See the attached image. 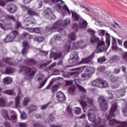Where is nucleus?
<instances>
[{
	"label": "nucleus",
	"mask_w": 127,
	"mask_h": 127,
	"mask_svg": "<svg viewBox=\"0 0 127 127\" xmlns=\"http://www.w3.org/2000/svg\"><path fill=\"white\" fill-rule=\"evenodd\" d=\"M75 70L76 71H73L70 73L71 75L73 76L75 86H76V87H77V88H78V89L79 90V91H81V92L86 93V92H87L86 89L84 88V87L80 85V84L81 83V80H80L79 78V75L80 73L83 71V67H77L75 68Z\"/></svg>",
	"instance_id": "nucleus-1"
},
{
	"label": "nucleus",
	"mask_w": 127,
	"mask_h": 127,
	"mask_svg": "<svg viewBox=\"0 0 127 127\" xmlns=\"http://www.w3.org/2000/svg\"><path fill=\"white\" fill-rule=\"evenodd\" d=\"M58 6L59 10H61V12L63 16H65V14H66V13L63 12V10H62V9H64L65 12H68V14H71V12L72 17L74 21H79L82 19V17L80 16V14L76 13V11H70V10H69V8L68 7V6H67V5H64L63 7H62V6H61V5H58Z\"/></svg>",
	"instance_id": "nucleus-2"
},
{
	"label": "nucleus",
	"mask_w": 127,
	"mask_h": 127,
	"mask_svg": "<svg viewBox=\"0 0 127 127\" xmlns=\"http://www.w3.org/2000/svg\"><path fill=\"white\" fill-rule=\"evenodd\" d=\"M105 36L106 37V44H107V47L105 46V42L104 41H100L97 47V49L98 50V53L107 51L108 48H109L110 45H111V35H110L108 33L106 32Z\"/></svg>",
	"instance_id": "nucleus-3"
},
{
	"label": "nucleus",
	"mask_w": 127,
	"mask_h": 127,
	"mask_svg": "<svg viewBox=\"0 0 127 127\" xmlns=\"http://www.w3.org/2000/svg\"><path fill=\"white\" fill-rule=\"evenodd\" d=\"M80 98L81 101H80V104L82 106L84 113H86L88 108L93 106V99L87 97L86 95L81 96Z\"/></svg>",
	"instance_id": "nucleus-4"
},
{
	"label": "nucleus",
	"mask_w": 127,
	"mask_h": 127,
	"mask_svg": "<svg viewBox=\"0 0 127 127\" xmlns=\"http://www.w3.org/2000/svg\"><path fill=\"white\" fill-rule=\"evenodd\" d=\"M37 72V70L36 69L26 66H22L21 69L19 70V73L27 75L29 78L34 77Z\"/></svg>",
	"instance_id": "nucleus-5"
},
{
	"label": "nucleus",
	"mask_w": 127,
	"mask_h": 127,
	"mask_svg": "<svg viewBox=\"0 0 127 127\" xmlns=\"http://www.w3.org/2000/svg\"><path fill=\"white\" fill-rule=\"evenodd\" d=\"M63 25V21L59 20L53 25L52 27H48L46 29H48L50 31H58L63 35H66V31L62 28L58 29V27Z\"/></svg>",
	"instance_id": "nucleus-6"
},
{
	"label": "nucleus",
	"mask_w": 127,
	"mask_h": 127,
	"mask_svg": "<svg viewBox=\"0 0 127 127\" xmlns=\"http://www.w3.org/2000/svg\"><path fill=\"white\" fill-rule=\"evenodd\" d=\"M96 111L93 109H90L88 110L87 114L88 118L89 121L91 122V123H94L96 127L102 122V119L101 118L99 117L97 120H96Z\"/></svg>",
	"instance_id": "nucleus-7"
},
{
	"label": "nucleus",
	"mask_w": 127,
	"mask_h": 127,
	"mask_svg": "<svg viewBox=\"0 0 127 127\" xmlns=\"http://www.w3.org/2000/svg\"><path fill=\"white\" fill-rule=\"evenodd\" d=\"M79 60L78 53L74 51L71 53L68 62L69 64H76L79 62Z\"/></svg>",
	"instance_id": "nucleus-8"
},
{
	"label": "nucleus",
	"mask_w": 127,
	"mask_h": 127,
	"mask_svg": "<svg viewBox=\"0 0 127 127\" xmlns=\"http://www.w3.org/2000/svg\"><path fill=\"white\" fill-rule=\"evenodd\" d=\"M86 43L82 40H81L77 42H74L72 44V49L77 50V49H85L86 48Z\"/></svg>",
	"instance_id": "nucleus-9"
},
{
	"label": "nucleus",
	"mask_w": 127,
	"mask_h": 127,
	"mask_svg": "<svg viewBox=\"0 0 127 127\" xmlns=\"http://www.w3.org/2000/svg\"><path fill=\"white\" fill-rule=\"evenodd\" d=\"M1 114L5 120H9V121H11V122H17V118H16V115H13L9 118L8 116V111L5 109H2L1 110Z\"/></svg>",
	"instance_id": "nucleus-10"
},
{
	"label": "nucleus",
	"mask_w": 127,
	"mask_h": 127,
	"mask_svg": "<svg viewBox=\"0 0 127 127\" xmlns=\"http://www.w3.org/2000/svg\"><path fill=\"white\" fill-rule=\"evenodd\" d=\"M98 100L99 102H100V107L101 110L103 112H106L108 110V102H107L106 98L104 96H101L98 97Z\"/></svg>",
	"instance_id": "nucleus-11"
},
{
	"label": "nucleus",
	"mask_w": 127,
	"mask_h": 127,
	"mask_svg": "<svg viewBox=\"0 0 127 127\" xmlns=\"http://www.w3.org/2000/svg\"><path fill=\"white\" fill-rule=\"evenodd\" d=\"M92 67H87L84 71V73L81 75V78L83 81L89 80L92 77L93 73Z\"/></svg>",
	"instance_id": "nucleus-12"
},
{
	"label": "nucleus",
	"mask_w": 127,
	"mask_h": 127,
	"mask_svg": "<svg viewBox=\"0 0 127 127\" xmlns=\"http://www.w3.org/2000/svg\"><path fill=\"white\" fill-rule=\"evenodd\" d=\"M54 57V60L56 59H60V61L58 62V65H62V60H63V57H62V53H54L52 50L51 51L50 58Z\"/></svg>",
	"instance_id": "nucleus-13"
},
{
	"label": "nucleus",
	"mask_w": 127,
	"mask_h": 127,
	"mask_svg": "<svg viewBox=\"0 0 127 127\" xmlns=\"http://www.w3.org/2000/svg\"><path fill=\"white\" fill-rule=\"evenodd\" d=\"M18 35V33L16 30H13L9 33L8 36H7L5 39H3L4 42H10Z\"/></svg>",
	"instance_id": "nucleus-14"
},
{
	"label": "nucleus",
	"mask_w": 127,
	"mask_h": 127,
	"mask_svg": "<svg viewBox=\"0 0 127 127\" xmlns=\"http://www.w3.org/2000/svg\"><path fill=\"white\" fill-rule=\"evenodd\" d=\"M43 13L45 15L46 17L48 18V19L51 20L56 19V16H55L53 12H52V10L50 8H47L44 10Z\"/></svg>",
	"instance_id": "nucleus-15"
},
{
	"label": "nucleus",
	"mask_w": 127,
	"mask_h": 127,
	"mask_svg": "<svg viewBox=\"0 0 127 127\" xmlns=\"http://www.w3.org/2000/svg\"><path fill=\"white\" fill-rule=\"evenodd\" d=\"M62 40V38L61 36L59 34L55 35L50 42V44L52 46L55 47L56 45H57V41H60Z\"/></svg>",
	"instance_id": "nucleus-16"
},
{
	"label": "nucleus",
	"mask_w": 127,
	"mask_h": 127,
	"mask_svg": "<svg viewBox=\"0 0 127 127\" xmlns=\"http://www.w3.org/2000/svg\"><path fill=\"white\" fill-rule=\"evenodd\" d=\"M57 101L60 103H63L66 101V96L62 91H59L56 94Z\"/></svg>",
	"instance_id": "nucleus-17"
},
{
	"label": "nucleus",
	"mask_w": 127,
	"mask_h": 127,
	"mask_svg": "<svg viewBox=\"0 0 127 127\" xmlns=\"http://www.w3.org/2000/svg\"><path fill=\"white\" fill-rule=\"evenodd\" d=\"M20 96H21V90L20 88H19L18 89V94L15 99V107L16 109H19L20 107L19 101H20Z\"/></svg>",
	"instance_id": "nucleus-18"
},
{
	"label": "nucleus",
	"mask_w": 127,
	"mask_h": 127,
	"mask_svg": "<svg viewBox=\"0 0 127 127\" xmlns=\"http://www.w3.org/2000/svg\"><path fill=\"white\" fill-rule=\"evenodd\" d=\"M24 22L25 24H26V26H28L29 24L36 23V20L34 18H33V17L30 16L26 18L24 20Z\"/></svg>",
	"instance_id": "nucleus-19"
},
{
	"label": "nucleus",
	"mask_w": 127,
	"mask_h": 127,
	"mask_svg": "<svg viewBox=\"0 0 127 127\" xmlns=\"http://www.w3.org/2000/svg\"><path fill=\"white\" fill-rule=\"evenodd\" d=\"M22 54L23 55H25L28 52V49L30 47L29 44L26 41H24L22 42Z\"/></svg>",
	"instance_id": "nucleus-20"
},
{
	"label": "nucleus",
	"mask_w": 127,
	"mask_h": 127,
	"mask_svg": "<svg viewBox=\"0 0 127 127\" xmlns=\"http://www.w3.org/2000/svg\"><path fill=\"white\" fill-rule=\"evenodd\" d=\"M7 10L10 13H14L17 10V6L15 4H10L7 6Z\"/></svg>",
	"instance_id": "nucleus-21"
},
{
	"label": "nucleus",
	"mask_w": 127,
	"mask_h": 127,
	"mask_svg": "<svg viewBox=\"0 0 127 127\" xmlns=\"http://www.w3.org/2000/svg\"><path fill=\"white\" fill-rule=\"evenodd\" d=\"M46 3H49L50 5H54L58 2H61L62 4H64L65 2L62 0H45Z\"/></svg>",
	"instance_id": "nucleus-22"
},
{
	"label": "nucleus",
	"mask_w": 127,
	"mask_h": 127,
	"mask_svg": "<svg viewBox=\"0 0 127 127\" xmlns=\"http://www.w3.org/2000/svg\"><path fill=\"white\" fill-rule=\"evenodd\" d=\"M2 62H4V63H6L7 64H8L9 65H12V66H15V65H16L13 62V60L9 58H3L2 59Z\"/></svg>",
	"instance_id": "nucleus-23"
},
{
	"label": "nucleus",
	"mask_w": 127,
	"mask_h": 127,
	"mask_svg": "<svg viewBox=\"0 0 127 127\" xmlns=\"http://www.w3.org/2000/svg\"><path fill=\"white\" fill-rule=\"evenodd\" d=\"M94 58V54H92L89 57L83 59L81 61V63L82 64H90L92 62V59Z\"/></svg>",
	"instance_id": "nucleus-24"
},
{
	"label": "nucleus",
	"mask_w": 127,
	"mask_h": 127,
	"mask_svg": "<svg viewBox=\"0 0 127 127\" xmlns=\"http://www.w3.org/2000/svg\"><path fill=\"white\" fill-rule=\"evenodd\" d=\"M101 81H102V78H97L96 80L92 81L91 85L93 87H97V88H100Z\"/></svg>",
	"instance_id": "nucleus-25"
},
{
	"label": "nucleus",
	"mask_w": 127,
	"mask_h": 127,
	"mask_svg": "<svg viewBox=\"0 0 127 127\" xmlns=\"http://www.w3.org/2000/svg\"><path fill=\"white\" fill-rule=\"evenodd\" d=\"M12 26V24H11V22L5 23L4 25L3 24L0 23V27L4 30H7V29H8V28H11Z\"/></svg>",
	"instance_id": "nucleus-26"
},
{
	"label": "nucleus",
	"mask_w": 127,
	"mask_h": 127,
	"mask_svg": "<svg viewBox=\"0 0 127 127\" xmlns=\"http://www.w3.org/2000/svg\"><path fill=\"white\" fill-rule=\"evenodd\" d=\"M112 42L113 43V46H112V50L113 51H116V52H118L119 51V47H118V46H117V40L115 39V37H112Z\"/></svg>",
	"instance_id": "nucleus-27"
},
{
	"label": "nucleus",
	"mask_w": 127,
	"mask_h": 127,
	"mask_svg": "<svg viewBox=\"0 0 127 127\" xmlns=\"http://www.w3.org/2000/svg\"><path fill=\"white\" fill-rule=\"evenodd\" d=\"M23 64L30 66V65H32V64H36V61L33 60V59L30 60L29 59H26L24 61Z\"/></svg>",
	"instance_id": "nucleus-28"
},
{
	"label": "nucleus",
	"mask_w": 127,
	"mask_h": 127,
	"mask_svg": "<svg viewBox=\"0 0 127 127\" xmlns=\"http://www.w3.org/2000/svg\"><path fill=\"white\" fill-rule=\"evenodd\" d=\"M79 24L80 28H86L88 25V23L86 20L81 19V20H80Z\"/></svg>",
	"instance_id": "nucleus-29"
},
{
	"label": "nucleus",
	"mask_w": 127,
	"mask_h": 127,
	"mask_svg": "<svg viewBox=\"0 0 127 127\" xmlns=\"http://www.w3.org/2000/svg\"><path fill=\"white\" fill-rule=\"evenodd\" d=\"M9 20H12V21H15V18L12 15H7L5 17V19L4 20H1V21L2 22L4 21V22H6L7 21H9Z\"/></svg>",
	"instance_id": "nucleus-30"
},
{
	"label": "nucleus",
	"mask_w": 127,
	"mask_h": 127,
	"mask_svg": "<svg viewBox=\"0 0 127 127\" xmlns=\"http://www.w3.org/2000/svg\"><path fill=\"white\" fill-rule=\"evenodd\" d=\"M12 82V79L10 77H6L3 79V83L6 85H10Z\"/></svg>",
	"instance_id": "nucleus-31"
},
{
	"label": "nucleus",
	"mask_w": 127,
	"mask_h": 127,
	"mask_svg": "<svg viewBox=\"0 0 127 127\" xmlns=\"http://www.w3.org/2000/svg\"><path fill=\"white\" fill-rule=\"evenodd\" d=\"M28 14L29 15H35V16H39V13L32 10V9L29 8L27 11Z\"/></svg>",
	"instance_id": "nucleus-32"
},
{
	"label": "nucleus",
	"mask_w": 127,
	"mask_h": 127,
	"mask_svg": "<svg viewBox=\"0 0 127 127\" xmlns=\"http://www.w3.org/2000/svg\"><path fill=\"white\" fill-rule=\"evenodd\" d=\"M109 87V83H108V82L103 79H101V82L100 83V88H108Z\"/></svg>",
	"instance_id": "nucleus-33"
},
{
	"label": "nucleus",
	"mask_w": 127,
	"mask_h": 127,
	"mask_svg": "<svg viewBox=\"0 0 127 127\" xmlns=\"http://www.w3.org/2000/svg\"><path fill=\"white\" fill-rule=\"evenodd\" d=\"M118 110V104L117 103H115L114 104L112 105V117H116V115H114L115 113H116V111Z\"/></svg>",
	"instance_id": "nucleus-34"
},
{
	"label": "nucleus",
	"mask_w": 127,
	"mask_h": 127,
	"mask_svg": "<svg viewBox=\"0 0 127 127\" xmlns=\"http://www.w3.org/2000/svg\"><path fill=\"white\" fill-rule=\"evenodd\" d=\"M34 40L41 43V42H43L44 41V37L42 36H36L34 37Z\"/></svg>",
	"instance_id": "nucleus-35"
},
{
	"label": "nucleus",
	"mask_w": 127,
	"mask_h": 127,
	"mask_svg": "<svg viewBox=\"0 0 127 127\" xmlns=\"http://www.w3.org/2000/svg\"><path fill=\"white\" fill-rule=\"evenodd\" d=\"M21 37L23 39H24L25 38H26L27 39H31V38H32V36L26 32H24L21 34Z\"/></svg>",
	"instance_id": "nucleus-36"
},
{
	"label": "nucleus",
	"mask_w": 127,
	"mask_h": 127,
	"mask_svg": "<svg viewBox=\"0 0 127 127\" xmlns=\"http://www.w3.org/2000/svg\"><path fill=\"white\" fill-rule=\"evenodd\" d=\"M68 39H69L70 41H74L76 40V39H77V37H76V34H75V33L72 32L70 33L68 35Z\"/></svg>",
	"instance_id": "nucleus-37"
},
{
	"label": "nucleus",
	"mask_w": 127,
	"mask_h": 127,
	"mask_svg": "<svg viewBox=\"0 0 127 127\" xmlns=\"http://www.w3.org/2000/svg\"><path fill=\"white\" fill-rule=\"evenodd\" d=\"M28 110L29 111V114H31L32 112L37 110V106L35 105H31L28 107Z\"/></svg>",
	"instance_id": "nucleus-38"
},
{
	"label": "nucleus",
	"mask_w": 127,
	"mask_h": 127,
	"mask_svg": "<svg viewBox=\"0 0 127 127\" xmlns=\"http://www.w3.org/2000/svg\"><path fill=\"white\" fill-rule=\"evenodd\" d=\"M122 92L126 93V90L122 89L121 91L119 90L116 91L115 94L117 98H121V97H123L124 96V95L122 94Z\"/></svg>",
	"instance_id": "nucleus-39"
},
{
	"label": "nucleus",
	"mask_w": 127,
	"mask_h": 127,
	"mask_svg": "<svg viewBox=\"0 0 127 127\" xmlns=\"http://www.w3.org/2000/svg\"><path fill=\"white\" fill-rule=\"evenodd\" d=\"M60 85H61L60 83H58L57 84L54 85L52 87V92H57V91H58V89H59V88H60Z\"/></svg>",
	"instance_id": "nucleus-40"
},
{
	"label": "nucleus",
	"mask_w": 127,
	"mask_h": 127,
	"mask_svg": "<svg viewBox=\"0 0 127 127\" xmlns=\"http://www.w3.org/2000/svg\"><path fill=\"white\" fill-rule=\"evenodd\" d=\"M14 72V69L12 67H7L5 71V74H10Z\"/></svg>",
	"instance_id": "nucleus-41"
},
{
	"label": "nucleus",
	"mask_w": 127,
	"mask_h": 127,
	"mask_svg": "<svg viewBox=\"0 0 127 127\" xmlns=\"http://www.w3.org/2000/svg\"><path fill=\"white\" fill-rule=\"evenodd\" d=\"M72 48L73 46L71 48V46L70 45V44H66L64 47V53H67V52H69V50H71V49L73 50V49H72Z\"/></svg>",
	"instance_id": "nucleus-42"
},
{
	"label": "nucleus",
	"mask_w": 127,
	"mask_h": 127,
	"mask_svg": "<svg viewBox=\"0 0 127 127\" xmlns=\"http://www.w3.org/2000/svg\"><path fill=\"white\" fill-rule=\"evenodd\" d=\"M107 59H106L105 56L100 57L98 59L97 61L98 63H100L101 64H103L104 62H106V61Z\"/></svg>",
	"instance_id": "nucleus-43"
},
{
	"label": "nucleus",
	"mask_w": 127,
	"mask_h": 127,
	"mask_svg": "<svg viewBox=\"0 0 127 127\" xmlns=\"http://www.w3.org/2000/svg\"><path fill=\"white\" fill-rule=\"evenodd\" d=\"M4 94H7V95H15V93H14V91L12 89L6 90L4 91Z\"/></svg>",
	"instance_id": "nucleus-44"
},
{
	"label": "nucleus",
	"mask_w": 127,
	"mask_h": 127,
	"mask_svg": "<svg viewBox=\"0 0 127 127\" xmlns=\"http://www.w3.org/2000/svg\"><path fill=\"white\" fill-rule=\"evenodd\" d=\"M75 90H76L75 86L74 85H72L68 89V92L69 94H70V95H73V94H74V92H75Z\"/></svg>",
	"instance_id": "nucleus-45"
},
{
	"label": "nucleus",
	"mask_w": 127,
	"mask_h": 127,
	"mask_svg": "<svg viewBox=\"0 0 127 127\" xmlns=\"http://www.w3.org/2000/svg\"><path fill=\"white\" fill-rule=\"evenodd\" d=\"M9 1H13V0H0V5L1 6H4L5 2H8Z\"/></svg>",
	"instance_id": "nucleus-46"
},
{
	"label": "nucleus",
	"mask_w": 127,
	"mask_h": 127,
	"mask_svg": "<svg viewBox=\"0 0 127 127\" xmlns=\"http://www.w3.org/2000/svg\"><path fill=\"white\" fill-rule=\"evenodd\" d=\"M29 101H30L29 97H25L22 103L23 106H27V103H29Z\"/></svg>",
	"instance_id": "nucleus-47"
},
{
	"label": "nucleus",
	"mask_w": 127,
	"mask_h": 127,
	"mask_svg": "<svg viewBox=\"0 0 127 127\" xmlns=\"http://www.w3.org/2000/svg\"><path fill=\"white\" fill-rule=\"evenodd\" d=\"M112 63H117V62H118V61H120V57H119L118 56H114L113 57H112Z\"/></svg>",
	"instance_id": "nucleus-48"
},
{
	"label": "nucleus",
	"mask_w": 127,
	"mask_h": 127,
	"mask_svg": "<svg viewBox=\"0 0 127 127\" xmlns=\"http://www.w3.org/2000/svg\"><path fill=\"white\" fill-rule=\"evenodd\" d=\"M72 29L74 30V31H78L79 30V25L77 23H74L72 25Z\"/></svg>",
	"instance_id": "nucleus-49"
},
{
	"label": "nucleus",
	"mask_w": 127,
	"mask_h": 127,
	"mask_svg": "<svg viewBox=\"0 0 127 127\" xmlns=\"http://www.w3.org/2000/svg\"><path fill=\"white\" fill-rule=\"evenodd\" d=\"M47 81H48V78H46L45 79L43 80V81L40 83L39 88L40 89H41V88H43V86L47 83Z\"/></svg>",
	"instance_id": "nucleus-50"
},
{
	"label": "nucleus",
	"mask_w": 127,
	"mask_h": 127,
	"mask_svg": "<svg viewBox=\"0 0 127 127\" xmlns=\"http://www.w3.org/2000/svg\"><path fill=\"white\" fill-rule=\"evenodd\" d=\"M5 100L4 99L0 98V107H1V108H3L4 107H5Z\"/></svg>",
	"instance_id": "nucleus-51"
},
{
	"label": "nucleus",
	"mask_w": 127,
	"mask_h": 127,
	"mask_svg": "<svg viewBox=\"0 0 127 127\" xmlns=\"http://www.w3.org/2000/svg\"><path fill=\"white\" fill-rule=\"evenodd\" d=\"M75 110V115H80V114H81V108L80 107H75L74 108Z\"/></svg>",
	"instance_id": "nucleus-52"
},
{
	"label": "nucleus",
	"mask_w": 127,
	"mask_h": 127,
	"mask_svg": "<svg viewBox=\"0 0 127 127\" xmlns=\"http://www.w3.org/2000/svg\"><path fill=\"white\" fill-rule=\"evenodd\" d=\"M34 127H45L42 124L38 122H35L33 124Z\"/></svg>",
	"instance_id": "nucleus-53"
},
{
	"label": "nucleus",
	"mask_w": 127,
	"mask_h": 127,
	"mask_svg": "<svg viewBox=\"0 0 127 127\" xmlns=\"http://www.w3.org/2000/svg\"><path fill=\"white\" fill-rule=\"evenodd\" d=\"M98 40H99V38L96 37L95 36H93L91 38L90 42L91 43H95V42H96V41H98Z\"/></svg>",
	"instance_id": "nucleus-54"
},
{
	"label": "nucleus",
	"mask_w": 127,
	"mask_h": 127,
	"mask_svg": "<svg viewBox=\"0 0 127 127\" xmlns=\"http://www.w3.org/2000/svg\"><path fill=\"white\" fill-rule=\"evenodd\" d=\"M116 26H118L119 28H122V26L119 24V23H117L115 20H113L112 21V26L114 28H116Z\"/></svg>",
	"instance_id": "nucleus-55"
},
{
	"label": "nucleus",
	"mask_w": 127,
	"mask_h": 127,
	"mask_svg": "<svg viewBox=\"0 0 127 127\" xmlns=\"http://www.w3.org/2000/svg\"><path fill=\"white\" fill-rule=\"evenodd\" d=\"M21 119L23 120H26V119H27V115L25 113L22 112L21 113Z\"/></svg>",
	"instance_id": "nucleus-56"
},
{
	"label": "nucleus",
	"mask_w": 127,
	"mask_h": 127,
	"mask_svg": "<svg viewBox=\"0 0 127 127\" xmlns=\"http://www.w3.org/2000/svg\"><path fill=\"white\" fill-rule=\"evenodd\" d=\"M106 117H107V120L109 121V124L111 126H112V115L110 114L108 116V115H106Z\"/></svg>",
	"instance_id": "nucleus-57"
},
{
	"label": "nucleus",
	"mask_w": 127,
	"mask_h": 127,
	"mask_svg": "<svg viewBox=\"0 0 127 127\" xmlns=\"http://www.w3.org/2000/svg\"><path fill=\"white\" fill-rule=\"evenodd\" d=\"M71 23V20L69 18H66L64 21V25H68Z\"/></svg>",
	"instance_id": "nucleus-58"
},
{
	"label": "nucleus",
	"mask_w": 127,
	"mask_h": 127,
	"mask_svg": "<svg viewBox=\"0 0 127 127\" xmlns=\"http://www.w3.org/2000/svg\"><path fill=\"white\" fill-rule=\"evenodd\" d=\"M48 55V52H46L44 51L40 50V55L41 56H46V55Z\"/></svg>",
	"instance_id": "nucleus-59"
},
{
	"label": "nucleus",
	"mask_w": 127,
	"mask_h": 127,
	"mask_svg": "<svg viewBox=\"0 0 127 127\" xmlns=\"http://www.w3.org/2000/svg\"><path fill=\"white\" fill-rule=\"evenodd\" d=\"M66 112H67V113H68V114H69V115H70V116H71V115H72V108H71V107H70V106H68L67 107Z\"/></svg>",
	"instance_id": "nucleus-60"
},
{
	"label": "nucleus",
	"mask_w": 127,
	"mask_h": 127,
	"mask_svg": "<svg viewBox=\"0 0 127 127\" xmlns=\"http://www.w3.org/2000/svg\"><path fill=\"white\" fill-rule=\"evenodd\" d=\"M38 81H43V80H44V75H43V74H38Z\"/></svg>",
	"instance_id": "nucleus-61"
},
{
	"label": "nucleus",
	"mask_w": 127,
	"mask_h": 127,
	"mask_svg": "<svg viewBox=\"0 0 127 127\" xmlns=\"http://www.w3.org/2000/svg\"><path fill=\"white\" fill-rule=\"evenodd\" d=\"M60 74V70L58 69H55L54 70V74H52L51 76L53 75H59Z\"/></svg>",
	"instance_id": "nucleus-62"
},
{
	"label": "nucleus",
	"mask_w": 127,
	"mask_h": 127,
	"mask_svg": "<svg viewBox=\"0 0 127 127\" xmlns=\"http://www.w3.org/2000/svg\"><path fill=\"white\" fill-rule=\"evenodd\" d=\"M35 117L36 119H42V118L44 117V115L43 114H36V115H35Z\"/></svg>",
	"instance_id": "nucleus-63"
},
{
	"label": "nucleus",
	"mask_w": 127,
	"mask_h": 127,
	"mask_svg": "<svg viewBox=\"0 0 127 127\" xmlns=\"http://www.w3.org/2000/svg\"><path fill=\"white\" fill-rule=\"evenodd\" d=\"M34 32H35V33L38 34L40 33L41 32V31L39 28H34Z\"/></svg>",
	"instance_id": "nucleus-64"
}]
</instances>
